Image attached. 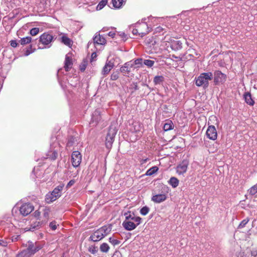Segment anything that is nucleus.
<instances>
[{
	"mask_svg": "<svg viewBox=\"0 0 257 257\" xmlns=\"http://www.w3.org/2000/svg\"><path fill=\"white\" fill-rule=\"evenodd\" d=\"M213 79V73L211 72L201 73L195 77V84L198 87H202L206 89L209 86V81Z\"/></svg>",
	"mask_w": 257,
	"mask_h": 257,
	"instance_id": "obj_1",
	"label": "nucleus"
},
{
	"mask_svg": "<svg viewBox=\"0 0 257 257\" xmlns=\"http://www.w3.org/2000/svg\"><path fill=\"white\" fill-rule=\"evenodd\" d=\"M64 187V184H61L55 188L51 193L47 194L45 198L47 203H51L59 198Z\"/></svg>",
	"mask_w": 257,
	"mask_h": 257,
	"instance_id": "obj_2",
	"label": "nucleus"
},
{
	"mask_svg": "<svg viewBox=\"0 0 257 257\" xmlns=\"http://www.w3.org/2000/svg\"><path fill=\"white\" fill-rule=\"evenodd\" d=\"M117 133L115 127L110 126L105 139V146L107 149H110L112 147L115 136Z\"/></svg>",
	"mask_w": 257,
	"mask_h": 257,
	"instance_id": "obj_3",
	"label": "nucleus"
},
{
	"mask_svg": "<svg viewBox=\"0 0 257 257\" xmlns=\"http://www.w3.org/2000/svg\"><path fill=\"white\" fill-rule=\"evenodd\" d=\"M137 29H133V34L135 35L139 34L141 37H144L151 31V29L146 23L139 24Z\"/></svg>",
	"mask_w": 257,
	"mask_h": 257,
	"instance_id": "obj_4",
	"label": "nucleus"
},
{
	"mask_svg": "<svg viewBox=\"0 0 257 257\" xmlns=\"http://www.w3.org/2000/svg\"><path fill=\"white\" fill-rule=\"evenodd\" d=\"M226 78V75L220 70H216L213 74V79L215 85H219L224 83Z\"/></svg>",
	"mask_w": 257,
	"mask_h": 257,
	"instance_id": "obj_5",
	"label": "nucleus"
},
{
	"mask_svg": "<svg viewBox=\"0 0 257 257\" xmlns=\"http://www.w3.org/2000/svg\"><path fill=\"white\" fill-rule=\"evenodd\" d=\"M46 224V221L39 220L32 221L30 226H27L24 228L25 231H34L35 230H37Z\"/></svg>",
	"mask_w": 257,
	"mask_h": 257,
	"instance_id": "obj_6",
	"label": "nucleus"
},
{
	"mask_svg": "<svg viewBox=\"0 0 257 257\" xmlns=\"http://www.w3.org/2000/svg\"><path fill=\"white\" fill-rule=\"evenodd\" d=\"M81 160L82 156L79 152L77 151L73 152L71 155V161L74 167H78L81 162Z\"/></svg>",
	"mask_w": 257,
	"mask_h": 257,
	"instance_id": "obj_7",
	"label": "nucleus"
},
{
	"mask_svg": "<svg viewBox=\"0 0 257 257\" xmlns=\"http://www.w3.org/2000/svg\"><path fill=\"white\" fill-rule=\"evenodd\" d=\"M189 161L188 159L183 160L176 167V172L179 174L185 173L187 170Z\"/></svg>",
	"mask_w": 257,
	"mask_h": 257,
	"instance_id": "obj_8",
	"label": "nucleus"
},
{
	"mask_svg": "<svg viewBox=\"0 0 257 257\" xmlns=\"http://www.w3.org/2000/svg\"><path fill=\"white\" fill-rule=\"evenodd\" d=\"M34 207L33 205L30 203H25L22 205L20 207V213L23 216H27L29 214L34 210Z\"/></svg>",
	"mask_w": 257,
	"mask_h": 257,
	"instance_id": "obj_9",
	"label": "nucleus"
},
{
	"mask_svg": "<svg viewBox=\"0 0 257 257\" xmlns=\"http://www.w3.org/2000/svg\"><path fill=\"white\" fill-rule=\"evenodd\" d=\"M53 39V37L52 35L45 33L40 36L39 38V41L42 44L48 46L47 47L49 48L50 47L49 44L52 41Z\"/></svg>",
	"mask_w": 257,
	"mask_h": 257,
	"instance_id": "obj_10",
	"label": "nucleus"
},
{
	"mask_svg": "<svg viewBox=\"0 0 257 257\" xmlns=\"http://www.w3.org/2000/svg\"><path fill=\"white\" fill-rule=\"evenodd\" d=\"M101 119V116L100 114V111L96 109L95 110L92 114L91 120L90 122V124L92 126H96L99 121Z\"/></svg>",
	"mask_w": 257,
	"mask_h": 257,
	"instance_id": "obj_11",
	"label": "nucleus"
},
{
	"mask_svg": "<svg viewBox=\"0 0 257 257\" xmlns=\"http://www.w3.org/2000/svg\"><path fill=\"white\" fill-rule=\"evenodd\" d=\"M206 136L212 140H215L217 137V133L216 128L213 125H209L206 131Z\"/></svg>",
	"mask_w": 257,
	"mask_h": 257,
	"instance_id": "obj_12",
	"label": "nucleus"
},
{
	"mask_svg": "<svg viewBox=\"0 0 257 257\" xmlns=\"http://www.w3.org/2000/svg\"><path fill=\"white\" fill-rule=\"evenodd\" d=\"M42 247V246L38 243H35L34 244L32 241L28 242V248L32 255L34 254L36 252L41 249Z\"/></svg>",
	"mask_w": 257,
	"mask_h": 257,
	"instance_id": "obj_13",
	"label": "nucleus"
},
{
	"mask_svg": "<svg viewBox=\"0 0 257 257\" xmlns=\"http://www.w3.org/2000/svg\"><path fill=\"white\" fill-rule=\"evenodd\" d=\"M167 199V195L165 194H159L153 196L152 197V201L157 203H161Z\"/></svg>",
	"mask_w": 257,
	"mask_h": 257,
	"instance_id": "obj_14",
	"label": "nucleus"
},
{
	"mask_svg": "<svg viewBox=\"0 0 257 257\" xmlns=\"http://www.w3.org/2000/svg\"><path fill=\"white\" fill-rule=\"evenodd\" d=\"M113 67L114 64L113 62H111V61H107L102 69V74L104 75L108 74Z\"/></svg>",
	"mask_w": 257,
	"mask_h": 257,
	"instance_id": "obj_15",
	"label": "nucleus"
},
{
	"mask_svg": "<svg viewBox=\"0 0 257 257\" xmlns=\"http://www.w3.org/2000/svg\"><path fill=\"white\" fill-rule=\"evenodd\" d=\"M104 238L103 234L100 231L99 229L95 231L90 236V239L94 241H98Z\"/></svg>",
	"mask_w": 257,
	"mask_h": 257,
	"instance_id": "obj_16",
	"label": "nucleus"
},
{
	"mask_svg": "<svg viewBox=\"0 0 257 257\" xmlns=\"http://www.w3.org/2000/svg\"><path fill=\"white\" fill-rule=\"evenodd\" d=\"M122 226L125 229L131 231L135 229L137 227L134 221L124 220L122 222Z\"/></svg>",
	"mask_w": 257,
	"mask_h": 257,
	"instance_id": "obj_17",
	"label": "nucleus"
},
{
	"mask_svg": "<svg viewBox=\"0 0 257 257\" xmlns=\"http://www.w3.org/2000/svg\"><path fill=\"white\" fill-rule=\"evenodd\" d=\"M94 43L98 45H103L106 43V40L105 38L99 34H96L95 36L93 38Z\"/></svg>",
	"mask_w": 257,
	"mask_h": 257,
	"instance_id": "obj_18",
	"label": "nucleus"
},
{
	"mask_svg": "<svg viewBox=\"0 0 257 257\" xmlns=\"http://www.w3.org/2000/svg\"><path fill=\"white\" fill-rule=\"evenodd\" d=\"M171 48L174 51L181 50L182 48V43L179 40H174L171 42Z\"/></svg>",
	"mask_w": 257,
	"mask_h": 257,
	"instance_id": "obj_19",
	"label": "nucleus"
},
{
	"mask_svg": "<svg viewBox=\"0 0 257 257\" xmlns=\"http://www.w3.org/2000/svg\"><path fill=\"white\" fill-rule=\"evenodd\" d=\"M72 59L68 55H66L65 60L64 68L66 71H69L72 66Z\"/></svg>",
	"mask_w": 257,
	"mask_h": 257,
	"instance_id": "obj_20",
	"label": "nucleus"
},
{
	"mask_svg": "<svg viewBox=\"0 0 257 257\" xmlns=\"http://www.w3.org/2000/svg\"><path fill=\"white\" fill-rule=\"evenodd\" d=\"M111 229V225L109 224L108 225L103 226L98 229L102 233V234H103V236L104 237L110 232Z\"/></svg>",
	"mask_w": 257,
	"mask_h": 257,
	"instance_id": "obj_21",
	"label": "nucleus"
},
{
	"mask_svg": "<svg viewBox=\"0 0 257 257\" xmlns=\"http://www.w3.org/2000/svg\"><path fill=\"white\" fill-rule=\"evenodd\" d=\"M133 66L134 64L131 63L130 62H126L120 67V71L122 73H129L131 71V68L133 67Z\"/></svg>",
	"mask_w": 257,
	"mask_h": 257,
	"instance_id": "obj_22",
	"label": "nucleus"
},
{
	"mask_svg": "<svg viewBox=\"0 0 257 257\" xmlns=\"http://www.w3.org/2000/svg\"><path fill=\"white\" fill-rule=\"evenodd\" d=\"M244 98L246 103L250 105H253L254 103L253 100L251 98L250 93L247 92L244 94Z\"/></svg>",
	"mask_w": 257,
	"mask_h": 257,
	"instance_id": "obj_23",
	"label": "nucleus"
},
{
	"mask_svg": "<svg viewBox=\"0 0 257 257\" xmlns=\"http://www.w3.org/2000/svg\"><path fill=\"white\" fill-rule=\"evenodd\" d=\"M112 6L116 9L120 8L125 3L124 0H111Z\"/></svg>",
	"mask_w": 257,
	"mask_h": 257,
	"instance_id": "obj_24",
	"label": "nucleus"
},
{
	"mask_svg": "<svg viewBox=\"0 0 257 257\" xmlns=\"http://www.w3.org/2000/svg\"><path fill=\"white\" fill-rule=\"evenodd\" d=\"M58 156V152L57 150H51L48 152L47 156L48 158L52 160H55Z\"/></svg>",
	"mask_w": 257,
	"mask_h": 257,
	"instance_id": "obj_25",
	"label": "nucleus"
},
{
	"mask_svg": "<svg viewBox=\"0 0 257 257\" xmlns=\"http://www.w3.org/2000/svg\"><path fill=\"white\" fill-rule=\"evenodd\" d=\"M61 42L66 46H70L72 44V40L68 37L63 35L61 38Z\"/></svg>",
	"mask_w": 257,
	"mask_h": 257,
	"instance_id": "obj_26",
	"label": "nucleus"
},
{
	"mask_svg": "<svg viewBox=\"0 0 257 257\" xmlns=\"http://www.w3.org/2000/svg\"><path fill=\"white\" fill-rule=\"evenodd\" d=\"M174 128L173 123L171 120H167V121L164 124L163 129L165 131H168L173 130Z\"/></svg>",
	"mask_w": 257,
	"mask_h": 257,
	"instance_id": "obj_27",
	"label": "nucleus"
},
{
	"mask_svg": "<svg viewBox=\"0 0 257 257\" xmlns=\"http://www.w3.org/2000/svg\"><path fill=\"white\" fill-rule=\"evenodd\" d=\"M169 184L174 188L177 187L179 184L178 179L174 177H171L168 181Z\"/></svg>",
	"mask_w": 257,
	"mask_h": 257,
	"instance_id": "obj_28",
	"label": "nucleus"
},
{
	"mask_svg": "<svg viewBox=\"0 0 257 257\" xmlns=\"http://www.w3.org/2000/svg\"><path fill=\"white\" fill-rule=\"evenodd\" d=\"M32 255L28 248H26L18 253L17 257H30Z\"/></svg>",
	"mask_w": 257,
	"mask_h": 257,
	"instance_id": "obj_29",
	"label": "nucleus"
},
{
	"mask_svg": "<svg viewBox=\"0 0 257 257\" xmlns=\"http://www.w3.org/2000/svg\"><path fill=\"white\" fill-rule=\"evenodd\" d=\"M124 216H125V220L130 221H133L134 218L135 217V214L134 213H131L130 211L124 213Z\"/></svg>",
	"mask_w": 257,
	"mask_h": 257,
	"instance_id": "obj_30",
	"label": "nucleus"
},
{
	"mask_svg": "<svg viewBox=\"0 0 257 257\" xmlns=\"http://www.w3.org/2000/svg\"><path fill=\"white\" fill-rule=\"evenodd\" d=\"M158 170V167L157 166H154L149 170L146 173L147 176H151L156 173Z\"/></svg>",
	"mask_w": 257,
	"mask_h": 257,
	"instance_id": "obj_31",
	"label": "nucleus"
},
{
	"mask_svg": "<svg viewBox=\"0 0 257 257\" xmlns=\"http://www.w3.org/2000/svg\"><path fill=\"white\" fill-rule=\"evenodd\" d=\"M109 249V246L106 243H103L100 246V250L103 252H107Z\"/></svg>",
	"mask_w": 257,
	"mask_h": 257,
	"instance_id": "obj_32",
	"label": "nucleus"
},
{
	"mask_svg": "<svg viewBox=\"0 0 257 257\" xmlns=\"http://www.w3.org/2000/svg\"><path fill=\"white\" fill-rule=\"evenodd\" d=\"M164 78L162 76H156L154 77V82L155 85L160 84L164 81Z\"/></svg>",
	"mask_w": 257,
	"mask_h": 257,
	"instance_id": "obj_33",
	"label": "nucleus"
},
{
	"mask_svg": "<svg viewBox=\"0 0 257 257\" xmlns=\"http://www.w3.org/2000/svg\"><path fill=\"white\" fill-rule=\"evenodd\" d=\"M32 38L31 37H27L25 38H23L21 39L20 41V42L21 45H26L31 42Z\"/></svg>",
	"mask_w": 257,
	"mask_h": 257,
	"instance_id": "obj_34",
	"label": "nucleus"
},
{
	"mask_svg": "<svg viewBox=\"0 0 257 257\" xmlns=\"http://www.w3.org/2000/svg\"><path fill=\"white\" fill-rule=\"evenodd\" d=\"M107 3V0H101L97 5L96 9L97 10H100L102 9L104 6L106 5Z\"/></svg>",
	"mask_w": 257,
	"mask_h": 257,
	"instance_id": "obj_35",
	"label": "nucleus"
},
{
	"mask_svg": "<svg viewBox=\"0 0 257 257\" xmlns=\"http://www.w3.org/2000/svg\"><path fill=\"white\" fill-rule=\"evenodd\" d=\"M248 192L250 195H254L257 193V183L252 186L248 190Z\"/></svg>",
	"mask_w": 257,
	"mask_h": 257,
	"instance_id": "obj_36",
	"label": "nucleus"
},
{
	"mask_svg": "<svg viewBox=\"0 0 257 257\" xmlns=\"http://www.w3.org/2000/svg\"><path fill=\"white\" fill-rule=\"evenodd\" d=\"M249 219L247 217L243 219L238 225L237 228L241 229L245 227V225L248 222Z\"/></svg>",
	"mask_w": 257,
	"mask_h": 257,
	"instance_id": "obj_37",
	"label": "nucleus"
},
{
	"mask_svg": "<svg viewBox=\"0 0 257 257\" xmlns=\"http://www.w3.org/2000/svg\"><path fill=\"white\" fill-rule=\"evenodd\" d=\"M150 208L147 206H144L140 210V213L142 215H146L150 211Z\"/></svg>",
	"mask_w": 257,
	"mask_h": 257,
	"instance_id": "obj_38",
	"label": "nucleus"
},
{
	"mask_svg": "<svg viewBox=\"0 0 257 257\" xmlns=\"http://www.w3.org/2000/svg\"><path fill=\"white\" fill-rule=\"evenodd\" d=\"M49 210L48 209H45L44 210L43 213V219L42 221H46V223L47 222V221L49 218Z\"/></svg>",
	"mask_w": 257,
	"mask_h": 257,
	"instance_id": "obj_39",
	"label": "nucleus"
},
{
	"mask_svg": "<svg viewBox=\"0 0 257 257\" xmlns=\"http://www.w3.org/2000/svg\"><path fill=\"white\" fill-rule=\"evenodd\" d=\"M109 241L113 245H118L120 243V241L115 239L113 237H110L109 238Z\"/></svg>",
	"mask_w": 257,
	"mask_h": 257,
	"instance_id": "obj_40",
	"label": "nucleus"
},
{
	"mask_svg": "<svg viewBox=\"0 0 257 257\" xmlns=\"http://www.w3.org/2000/svg\"><path fill=\"white\" fill-rule=\"evenodd\" d=\"M133 125H134V130L135 132H139L141 131L142 126L140 123L136 122V123H134Z\"/></svg>",
	"mask_w": 257,
	"mask_h": 257,
	"instance_id": "obj_41",
	"label": "nucleus"
},
{
	"mask_svg": "<svg viewBox=\"0 0 257 257\" xmlns=\"http://www.w3.org/2000/svg\"><path fill=\"white\" fill-rule=\"evenodd\" d=\"M154 63L155 62L151 60H145L144 61V64L149 67L153 66Z\"/></svg>",
	"mask_w": 257,
	"mask_h": 257,
	"instance_id": "obj_42",
	"label": "nucleus"
},
{
	"mask_svg": "<svg viewBox=\"0 0 257 257\" xmlns=\"http://www.w3.org/2000/svg\"><path fill=\"white\" fill-rule=\"evenodd\" d=\"M142 220V219L140 217L135 216L133 221L135 222V224L136 225V227L141 224Z\"/></svg>",
	"mask_w": 257,
	"mask_h": 257,
	"instance_id": "obj_43",
	"label": "nucleus"
},
{
	"mask_svg": "<svg viewBox=\"0 0 257 257\" xmlns=\"http://www.w3.org/2000/svg\"><path fill=\"white\" fill-rule=\"evenodd\" d=\"M39 32V28H34L30 30V34L32 36H36Z\"/></svg>",
	"mask_w": 257,
	"mask_h": 257,
	"instance_id": "obj_44",
	"label": "nucleus"
},
{
	"mask_svg": "<svg viewBox=\"0 0 257 257\" xmlns=\"http://www.w3.org/2000/svg\"><path fill=\"white\" fill-rule=\"evenodd\" d=\"M119 77V73L117 72H113L110 76V79L112 80H116Z\"/></svg>",
	"mask_w": 257,
	"mask_h": 257,
	"instance_id": "obj_45",
	"label": "nucleus"
},
{
	"mask_svg": "<svg viewBox=\"0 0 257 257\" xmlns=\"http://www.w3.org/2000/svg\"><path fill=\"white\" fill-rule=\"evenodd\" d=\"M35 50V49H32V46H30V48L27 49L25 52V56H27L29 55L30 54L34 52Z\"/></svg>",
	"mask_w": 257,
	"mask_h": 257,
	"instance_id": "obj_46",
	"label": "nucleus"
},
{
	"mask_svg": "<svg viewBox=\"0 0 257 257\" xmlns=\"http://www.w3.org/2000/svg\"><path fill=\"white\" fill-rule=\"evenodd\" d=\"M97 247L94 246H90L88 251L92 254H95L97 252Z\"/></svg>",
	"mask_w": 257,
	"mask_h": 257,
	"instance_id": "obj_47",
	"label": "nucleus"
},
{
	"mask_svg": "<svg viewBox=\"0 0 257 257\" xmlns=\"http://www.w3.org/2000/svg\"><path fill=\"white\" fill-rule=\"evenodd\" d=\"M49 226H50V227L53 230H55L57 228L56 222L55 221H52V222H50Z\"/></svg>",
	"mask_w": 257,
	"mask_h": 257,
	"instance_id": "obj_48",
	"label": "nucleus"
},
{
	"mask_svg": "<svg viewBox=\"0 0 257 257\" xmlns=\"http://www.w3.org/2000/svg\"><path fill=\"white\" fill-rule=\"evenodd\" d=\"M130 89L134 90H137L139 89L138 86L137 85V83H133L130 86Z\"/></svg>",
	"mask_w": 257,
	"mask_h": 257,
	"instance_id": "obj_49",
	"label": "nucleus"
},
{
	"mask_svg": "<svg viewBox=\"0 0 257 257\" xmlns=\"http://www.w3.org/2000/svg\"><path fill=\"white\" fill-rule=\"evenodd\" d=\"M86 67V62H84L80 65V69L81 71H84Z\"/></svg>",
	"mask_w": 257,
	"mask_h": 257,
	"instance_id": "obj_50",
	"label": "nucleus"
},
{
	"mask_svg": "<svg viewBox=\"0 0 257 257\" xmlns=\"http://www.w3.org/2000/svg\"><path fill=\"white\" fill-rule=\"evenodd\" d=\"M112 257H122L121 252L119 251H115Z\"/></svg>",
	"mask_w": 257,
	"mask_h": 257,
	"instance_id": "obj_51",
	"label": "nucleus"
},
{
	"mask_svg": "<svg viewBox=\"0 0 257 257\" xmlns=\"http://www.w3.org/2000/svg\"><path fill=\"white\" fill-rule=\"evenodd\" d=\"M75 181L74 180H71L67 184L66 188H69L71 186H72L75 183Z\"/></svg>",
	"mask_w": 257,
	"mask_h": 257,
	"instance_id": "obj_52",
	"label": "nucleus"
},
{
	"mask_svg": "<svg viewBox=\"0 0 257 257\" xmlns=\"http://www.w3.org/2000/svg\"><path fill=\"white\" fill-rule=\"evenodd\" d=\"M10 43L11 46L14 48H16L18 46V43L16 40H12L11 41Z\"/></svg>",
	"mask_w": 257,
	"mask_h": 257,
	"instance_id": "obj_53",
	"label": "nucleus"
},
{
	"mask_svg": "<svg viewBox=\"0 0 257 257\" xmlns=\"http://www.w3.org/2000/svg\"><path fill=\"white\" fill-rule=\"evenodd\" d=\"M236 257H245V255L243 252L240 251L236 253Z\"/></svg>",
	"mask_w": 257,
	"mask_h": 257,
	"instance_id": "obj_54",
	"label": "nucleus"
},
{
	"mask_svg": "<svg viewBox=\"0 0 257 257\" xmlns=\"http://www.w3.org/2000/svg\"><path fill=\"white\" fill-rule=\"evenodd\" d=\"M34 217L37 218V220H38L40 215V212H39L38 210L35 211V212L34 213Z\"/></svg>",
	"mask_w": 257,
	"mask_h": 257,
	"instance_id": "obj_55",
	"label": "nucleus"
},
{
	"mask_svg": "<svg viewBox=\"0 0 257 257\" xmlns=\"http://www.w3.org/2000/svg\"><path fill=\"white\" fill-rule=\"evenodd\" d=\"M143 59L142 58H139L135 60L134 63L135 65L141 64Z\"/></svg>",
	"mask_w": 257,
	"mask_h": 257,
	"instance_id": "obj_56",
	"label": "nucleus"
},
{
	"mask_svg": "<svg viewBox=\"0 0 257 257\" xmlns=\"http://www.w3.org/2000/svg\"><path fill=\"white\" fill-rule=\"evenodd\" d=\"M7 245H8V243L7 241L0 239V245L5 247V246H7Z\"/></svg>",
	"mask_w": 257,
	"mask_h": 257,
	"instance_id": "obj_57",
	"label": "nucleus"
},
{
	"mask_svg": "<svg viewBox=\"0 0 257 257\" xmlns=\"http://www.w3.org/2000/svg\"><path fill=\"white\" fill-rule=\"evenodd\" d=\"M251 255L254 257H257V250H252L251 251Z\"/></svg>",
	"mask_w": 257,
	"mask_h": 257,
	"instance_id": "obj_58",
	"label": "nucleus"
},
{
	"mask_svg": "<svg viewBox=\"0 0 257 257\" xmlns=\"http://www.w3.org/2000/svg\"><path fill=\"white\" fill-rule=\"evenodd\" d=\"M108 35L112 38H113L115 35V33L114 32H109L108 33Z\"/></svg>",
	"mask_w": 257,
	"mask_h": 257,
	"instance_id": "obj_59",
	"label": "nucleus"
},
{
	"mask_svg": "<svg viewBox=\"0 0 257 257\" xmlns=\"http://www.w3.org/2000/svg\"><path fill=\"white\" fill-rule=\"evenodd\" d=\"M148 158L143 159L140 161L141 164H144L146 163L148 161Z\"/></svg>",
	"mask_w": 257,
	"mask_h": 257,
	"instance_id": "obj_60",
	"label": "nucleus"
},
{
	"mask_svg": "<svg viewBox=\"0 0 257 257\" xmlns=\"http://www.w3.org/2000/svg\"><path fill=\"white\" fill-rule=\"evenodd\" d=\"M120 36L124 39H125V40L126 39V35L124 33H122L120 34Z\"/></svg>",
	"mask_w": 257,
	"mask_h": 257,
	"instance_id": "obj_61",
	"label": "nucleus"
},
{
	"mask_svg": "<svg viewBox=\"0 0 257 257\" xmlns=\"http://www.w3.org/2000/svg\"><path fill=\"white\" fill-rule=\"evenodd\" d=\"M96 53H95V52H93L91 54V58L92 59H93L94 58H96Z\"/></svg>",
	"mask_w": 257,
	"mask_h": 257,
	"instance_id": "obj_62",
	"label": "nucleus"
},
{
	"mask_svg": "<svg viewBox=\"0 0 257 257\" xmlns=\"http://www.w3.org/2000/svg\"><path fill=\"white\" fill-rule=\"evenodd\" d=\"M107 30H108V28H106V27H103V28L102 29V30H101V31H102V32H105V31H107Z\"/></svg>",
	"mask_w": 257,
	"mask_h": 257,
	"instance_id": "obj_63",
	"label": "nucleus"
},
{
	"mask_svg": "<svg viewBox=\"0 0 257 257\" xmlns=\"http://www.w3.org/2000/svg\"><path fill=\"white\" fill-rule=\"evenodd\" d=\"M71 145V143H70V141H68L67 143V145Z\"/></svg>",
	"mask_w": 257,
	"mask_h": 257,
	"instance_id": "obj_64",
	"label": "nucleus"
}]
</instances>
